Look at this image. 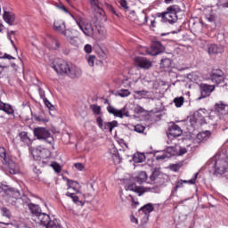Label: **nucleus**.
I'll use <instances>...</instances> for the list:
<instances>
[{
  "label": "nucleus",
  "mask_w": 228,
  "mask_h": 228,
  "mask_svg": "<svg viewBox=\"0 0 228 228\" xmlns=\"http://www.w3.org/2000/svg\"><path fill=\"white\" fill-rule=\"evenodd\" d=\"M181 12L179 5H171L167 7V12L157 13V17L161 19V22H168V24H175L177 22V14Z\"/></svg>",
  "instance_id": "nucleus-1"
},
{
  "label": "nucleus",
  "mask_w": 228,
  "mask_h": 228,
  "mask_svg": "<svg viewBox=\"0 0 228 228\" xmlns=\"http://www.w3.org/2000/svg\"><path fill=\"white\" fill-rule=\"evenodd\" d=\"M34 135L36 136V138H37V140H45V142H46L50 145H53V143L54 142V138L51 136V132H49V130L45 127H36L34 129Z\"/></svg>",
  "instance_id": "nucleus-2"
},
{
  "label": "nucleus",
  "mask_w": 228,
  "mask_h": 228,
  "mask_svg": "<svg viewBox=\"0 0 228 228\" xmlns=\"http://www.w3.org/2000/svg\"><path fill=\"white\" fill-rule=\"evenodd\" d=\"M69 67L70 65H69V62L61 59L55 60L53 65V69L55 70V72H57V74H61V76L63 74H66L67 76Z\"/></svg>",
  "instance_id": "nucleus-3"
},
{
  "label": "nucleus",
  "mask_w": 228,
  "mask_h": 228,
  "mask_svg": "<svg viewBox=\"0 0 228 228\" xmlns=\"http://www.w3.org/2000/svg\"><path fill=\"white\" fill-rule=\"evenodd\" d=\"M165 51V46L159 41H154L151 43L150 48H146L147 54L150 56H158V54H161Z\"/></svg>",
  "instance_id": "nucleus-4"
},
{
  "label": "nucleus",
  "mask_w": 228,
  "mask_h": 228,
  "mask_svg": "<svg viewBox=\"0 0 228 228\" xmlns=\"http://www.w3.org/2000/svg\"><path fill=\"white\" fill-rule=\"evenodd\" d=\"M96 122L102 131H110V133H112L114 127H118V122H117L116 120L103 123L102 117H98L96 118Z\"/></svg>",
  "instance_id": "nucleus-5"
},
{
  "label": "nucleus",
  "mask_w": 228,
  "mask_h": 228,
  "mask_svg": "<svg viewBox=\"0 0 228 228\" xmlns=\"http://www.w3.org/2000/svg\"><path fill=\"white\" fill-rule=\"evenodd\" d=\"M210 79L212 83H216L217 86H224V81H225V76L222 69H214L211 73Z\"/></svg>",
  "instance_id": "nucleus-6"
},
{
  "label": "nucleus",
  "mask_w": 228,
  "mask_h": 228,
  "mask_svg": "<svg viewBox=\"0 0 228 228\" xmlns=\"http://www.w3.org/2000/svg\"><path fill=\"white\" fill-rule=\"evenodd\" d=\"M107 111L110 113V115H114V117H118V118H124V117H131L129 114V110L127 108L124 107L121 110H118L115 107L109 105L107 107Z\"/></svg>",
  "instance_id": "nucleus-7"
},
{
  "label": "nucleus",
  "mask_w": 228,
  "mask_h": 228,
  "mask_svg": "<svg viewBox=\"0 0 228 228\" xmlns=\"http://www.w3.org/2000/svg\"><path fill=\"white\" fill-rule=\"evenodd\" d=\"M183 134V129L181 126L176 125L174 122H171L168 126V129L167 131V135L168 138H179Z\"/></svg>",
  "instance_id": "nucleus-8"
},
{
  "label": "nucleus",
  "mask_w": 228,
  "mask_h": 228,
  "mask_svg": "<svg viewBox=\"0 0 228 228\" xmlns=\"http://www.w3.org/2000/svg\"><path fill=\"white\" fill-rule=\"evenodd\" d=\"M110 154L112 155V159L115 165H120L126 151L124 150L118 151L117 148L112 147L110 150Z\"/></svg>",
  "instance_id": "nucleus-9"
},
{
  "label": "nucleus",
  "mask_w": 228,
  "mask_h": 228,
  "mask_svg": "<svg viewBox=\"0 0 228 228\" xmlns=\"http://www.w3.org/2000/svg\"><path fill=\"white\" fill-rule=\"evenodd\" d=\"M77 24L78 28H80L81 31H83L84 35H86V37H94V27L92 26V23H81L77 21Z\"/></svg>",
  "instance_id": "nucleus-10"
},
{
  "label": "nucleus",
  "mask_w": 228,
  "mask_h": 228,
  "mask_svg": "<svg viewBox=\"0 0 228 228\" xmlns=\"http://www.w3.org/2000/svg\"><path fill=\"white\" fill-rule=\"evenodd\" d=\"M32 156L36 161H42V159H47V158L50 156V153L49 151L45 149L35 150L32 152Z\"/></svg>",
  "instance_id": "nucleus-11"
},
{
  "label": "nucleus",
  "mask_w": 228,
  "mask_h": 228,
  "mask_svg": "<svg viewBox=\"0 0 228 228\" xmlns=\"http://www.w3.org/2000/svg\"><path fill=\"white\" fill-rule=\"evenodd\" d=\"M197 177H199V173H196L191 180H180L177 182L176 185L175 186L174 190L172 191L171 195H174L179 188H183V184H195V181H197Z\"/></svg>",
  "instance_id": "nucleus-12"
},
{
  "label": "nucleus",
  "mask_w": 228,
  "mask_h": 228,
  "mask_svg": "<svg viewBox=\"0 0 228 228\" xmlns=\"http://www.w3.org/2000/svg\"><path fill=\"white\" fill-rule=\"evenodd\" d=\"M213 90H215V86L202 84L200 86V97H199V100L206 99V97H209V95H211V92H213Z\"/></svg>",
  "instance_id": "nucleus-13"
},
{
  "label": "nucleus",
  "mask_w": 228,
  "mask_h": 228,
  "mask_svg": "<svg viewBox=\"0 0 228 228\" xmlns=\"http://www.w3.org/2000/svg\"><path fill=\"white\" fill-rule=\"evenodd\" d=\"M193 118L194 122L199 126L206 124V111H204L202 109L199 110L198 111L194 112Z\"/></svg>",
  "instance_id": "nucleus-14"
},
{
  "label": "nucleus",
  "mask_w": 228,
  "mask_h": 228,
  "mask_svg": "<svg viewBox=\"0 0 228 228\" xmlns=\"http://www.w3.org/2000/svg\"><path fill=\"white\" fill-rule=\"evenodd\" d=\"M126 190L127 191H134V193H136L139 197H142V195L145 193V189L142 186L136 185L135 183L128 184Z\"/></svg>",
  "instance_id": "nucleus-15"
},
{
  "label": "nucleus",
  "mask_w": 228,
  "mask_h": 228,
  "mask_svg": "<svg viewBox=\"0 0 228 228\" xmlns=\"http://www.w3.org/2000/svg\"><path fill=\"white\" fill-rule=\"evenodd\" d=\"M134 61L141 69H151L152 67L151 61L143 57H135Z\"/></svg>",
  "instance_id": "nucleus-16"
},
{
  "label": "nucleus",
  "mask_w": 228,
  "mask_h": 228,
  "mask_svg": "<svg viewBox=\"0 0 228 228\" xmlns=\"http://www.w3.org/2000/svg\"><path fill=\"white\" fill-rule=\"evenodd\" d=\"M3 19L9 26L15 25V13L4 10Z\"/></svg>",
  "instance_id": "nucleus-17"
},
{
  "label": "nucleus",
  "mask_w": 228,
  "mask_h": 228,
  "mask_svg": "<svg viewBox=\"0 0 228 228\" xmlns=\"http://www.w3.org/2000/svg\"><path fill=\"white\" fill-rule=\"evenodd\" d=\"M36 222L37 224H40V225H43L44 227H46L51 220V216L45 213L41 212L37 217Z\"/></svg>",
  "instance_id": "nucleus-18"
},
{
  "label": "nucleus",
  "mask_w": 228,
  "mask_h": 228,
  "mask_svg": "<svg viewBox=\"0 0 228 228\" xmlns=\"http://www.w3.org/2000/svg\"><path fill=\"white\" fill-rule=\"evenodd\" d=\"M215 167L216 174H219L220 175H223V174H225V172L228 171L227 162L224 160L216 161Z\"/></svg>",
  "instance_id": "nucleus-19"
},
{
  "label": "nucleus",
  "mask_w": 228,
  "mask_h": 228,
  "mask_svg": "<svg viewBox=\"0 0 228 228\" xmlns=\"http://www.w3.org/2000/svg\"><path fill=\"white\" fill-rule=\"evenodd\" d=\"M81 74H83L81 69L77 66H69L67 76L74 79L76 77H81Z\"/></svg>",
  "instance_id": "nucleus-20"
},
{
  "label": "nucleus",
  "mask_w": 228,
  "mask_h": 228,
  "mask_svg": "<svg viewBox=\"0 0 228 228\" xmlns=\"http://www.w3.org/2000/svg\"><path fill=\"white\" fill-rule=\"evenodd\" d=\"M134 181L138 184H143V183H151V181L147 178V173L145 171H140L138 175L134 177Z\"/></svg>",
  "instance_id": "nucleus-21"
},
{
  "label": "nucleus",
  "mask_w": 228,
  "mask_h": 228,
  "mask_svg": "<svg viewBox=\"0 0 228 228\" xmlns=\"http://www.w3.org/2000/svg\"><path fill=\"white\" fill-rule=\"evenodd\" d=\"M216 111L220 115H228V104L224 102L216 103Z\"/></svg>",
  "instance_id": "nucleus-22"
},
{
  "label": "nucleus",
  "mask_w": 228,
  "mask_h": 228,
  "mask_svg": "<svg viewBox=\"0 0 228 228\" xmlns=\"http://www.w3.org/2000/svg\"><path fill=\"white\" fill-rule=\"evenodd\" d=\"M208 54H220L221 53H224V48L222 46H218L217 45L212 44L208 45Z\"/></svg>",
  "instance_id": "nucleus-23"
},
{
  "label": "nucleus",
  "mask_w": 228,
  "mask_h": 228,
  "mask_svg": "<svg viewBox=\"0 0 228 228\" xmlns=\"http://www.w3.org/2000/svg\"><path fill=\"white\" fill-rule=\"evenodd\" d=\"M67 184H68V190H73L76 193H79V190L81 188V185H79V183L74 180L67 179Z\"/></svg>",
  "instance_id": "nucleus-24"
},
{
  "label": "nucleus",
  "mask_w": 228,
  "mask_h": 228,
  "mask_svg": "<svg viewBox=\"0 0 228 228\" xmlns=\"http://www.w3.org/2000/svg\"><path fill=\"white\" fill-rule=\"evenodd\" d=\"M8 191H13L14 197L16 198L20 197V191L19 190L13 188L8 189V186L0 184V193H9Z\"/></svg>",
  "instance_id": "nucleus-25"
},
{
  "label": "nucleus",
  "mask_w": 228,
  "mask_h": 228,
  "mask_svg": "<svg viewBox=\"0 0 228 228\" xmlns=\"http://www.w3.org/2000/svg\"><path fill=\"white\" fill-rule=\"evenodd\" d=\"M28 207L30 213H32L36 218L42 213V209H40V207L37 204L29 203L28 204Z\"/></svg>",
  "instance_id": "nucleus-26"
},
{
  "label": "nucleus",
  "mask_w": 228,
  "mask_h": 228,
  "mask_svg": "<svg viewBox=\"0 0 228 228\" xmlns=\"http://www.w3.org/2000/svg\"><path fill=\"white\" fill-rule=\"evenodd\" d=\"M32 118L36 122H42L43 124H47L49 122V119L45 117V114L39 113V114H32Z\"/></svg>",
  "instance_id": "nucleus-27"
},
{
  "label": "nucleus",
  "mask_w": 228,
  "mask_h": 228,
  "mask_svg": "<svg viewBox=\"0 0 228 228\" xmlns=\"http://www.w3.org/2000/svg\"><path fill=\"white\" fill-rule=\"evenodd\" d=\"M137 22H139V24L143 25V24H147V20H149V17H147V13H145V11L142 10L138 17H136L135 20Z\"/></svg>",
  "instance_id": "nucleus-28"
},
{
  "label": "nucleus",
  "mask_w": 228,
  "mask_h": 228,
  "mask_svg": "<svg viewBox=\"0 0 228 228\" xmlns=\"http://www.w3.org/2000/svg\"><path fill=\"white\" fill-rule=\"evenodd\" d=\"M53 28L56 31H59V33H65V22L62 20H56L53 23Z\"/></svg>",
  "instance_id": "nucleus-29"
},
{
  "label": "nucleus",
  "mask_w": 228,
  "mask_h": 228,
  "mask_svg": "<svg viewBox=\"0 0 228 228\" xmlns=\"http://www.w3.org/2000/svg\"><path fill=\"white\" fill-rule=\"evenodd\" d=\"M64 37H66L67 40L71 44V45H77V37H70V30L67 29L63 32Z\"/></svg>",
  "instance_id": "nucleus-30"
},
{
  "label": "nucleus",
  "mask_w": 228,
  "mask_h": 228,
  "mask_svg": "<svg viewBox=\"0 0 228 228\" xmlns=\"http://www.w3.org/2000/svg\"><path fill=\"white\" fill-rule=\"evenodd\" d=\"M139 211H142V213H144V215L146 216H149V214H151V213H152V211H154V207L152 206L151 203H148V204L144 205L143 207H142Z\"/></svg>",
  "instance_id": "nucleus-31"
},
{
  "label": "nucleus",
  "mask_w": 228,
  "mask_h": 228,
  "mask_svg": "<svg viewBox=\"0 0 228 228\" xmlns=\"http://www.w3.org/2000/svg\"><path fill=\"white\" fill-rule=\"evenodd\" d=\"M146 157L144 153L137 152L133 156V161L135 163H143L145 161Z\"/></svg>",
  "instance_id": "nucleus-32"
},
{
  "label": "nucleus",
  "mask_w": 228,
  "mask_h": 228,
  "mask_svg": "<svg viewBox=\"0 0 228 228\" xmlns=\"http://www.w3.org/2000/svg\"><path fill=\"white\" fill-rule=\"evenodd\" d=\"M165 151L168 158H172V156H177V146H169L165 150Z\"/></svg>",
  "instance_id": "nucleus-33"
},
{
  "label": "nucleus",
  "mask_w": 228,
  "mask_h": 228,
  "mask_svg": "<svg viewBox=\"0 0 228 228\" xmlns=\"http://www.w3.org/2000/svg\"><path fill=\"white\" fill-rule=\"evenodd\" d=\"M46 228H61V225L60 224V221L58 219H53L51 220L50 222L46 224Z\"/></svg>",
  "instance_id": "nucleus-34"
},
{
  "label": "nucleus",
  "mask_w": 228,
  "mask_h": 228,
  "mask_svg": "<svg viewBox=\"0 0 228 228\" xmlns=\"http://www.w3.org/2000/svg\"><path fill=\"white\" fill-rule=\"evenodd\" d=\"M161 69H170L172 67V61L168 58L162 59L160 62Z\"/></svg>",
  "instance_id": "nucleus-35"
},
{
  "label": "nucleus",
  "mask_w": 228,
  "mask_h": 228,
  "mask_svg": "<svg viewBox=\"0 0 228 228\" xmlns=\"http://www.w3.org/2000/svg\"><path fill=\"white\" fill-rule=\"evenodd\" d=\"M0 211H1L2 216H5V218H9V219L12 218V212L10 211V209H8V208L1 207Z\"/></svg>",
  "instance_id": "nucleus-36"
},
{
  "label": "nucleus",
  "mask_w": 228,
  "mask_h": 228,
  "mask_svg": "<svg viewBox=\"0 0 228 228\" xmlns=\"http://www.w3.org/2000/svg\"><path fill=\"white\" fill-rule=\"evenodd\" d=\"M158 177H159V169L155 168L151 175H150V181L151 183H154V181H156V179H158Z\"/></svg>",
  "instance_id": "nucleus-37"
},
{
  "label": "nucleus",
  "mask_w": 228,
  "mask_h": 228,
  "mask_svg": "<svg viewBox=\"0 0 228 228\" xmlns=\"http://www.w3.org/2000/svg\"><path fill=\"white\" fill-rule=\"evenodd\" d=\"M2 111H4L7 115H13V108H12L10 104L4 103Z\"/></svg>",
  "instance_id": "nucleus-38"
},
{
  "label": "nucleus",
  "mask_w": 228,
  "mask_h": 228,
  "mask_svg": "<svg viewBox=\"0 0 228 228\" xmlns=\"http://www.w3.org/2000/svg\"><path fill=\"white\" fill-rule=\"evenodd\" d=\"M174 102H175L176 108H181V106H183V104H184V97H183V96L176 97L174 99Z\"/></svg>",
  "instance_id": "nucleus-39"
},
{
  "label": "nucleus",
  "mask_w": 228,
  "mask_h": 228,
  "mask_svg": "<svg viewBox=\"0 0 228 228\" xmlns=\"http://www.w3.org/2000/svg\"><path fill=\"white\" fill-rule=\"evenodd\" d=\"M118 95H119V97H129L131 92L127 89H120L118 91Z\"/></svg>",
  "instance_id": "nucleus-40"
},
{
  "label": "nucleus",
  "mask_w": 228,
  "mask_h": 228,
  "mask_svg": "<svg viewBox=\"0 0 228 228\" xmlns=\"http://www.w3.org/2000/svg\"><path fill=\"white\" fill-rule=\"evenodd\" d=\"M134 94L136 95H140V97H145L148 96V99H151V96L149 95V91L142 90V91H134Z\"/></svg>",
  "instance_id": "nucleus-41"
},
{
  "label": "nucleus",
  "mask_w": 228,
  "mask_h": 228,
  "mask_svg": "<svg viewBox=\"0 0 228 228\" xmlns=\"http://www.w3.org/2000/svg\"><path fill=\"white\" fill-rule=\"evenodd\" d=\"M66 196L70 197V199H72V200H73V202H75V204H77V202H79V197L77 195H76V193H74V192H67Z\"/></svg>",
  "instance_id": "nucleus-42"
},
{
  "label": "nucleus",
  "mask_w": 228,
  "mask_h": 228,
  "mask_svg": "<svg viewBox=\"0 0 228 228\" xmlns=\"http://www.w3.org/2000/svg\"><path fill=\"white\" fill-rule=\"evenodd\" d=\"M90 109L92 110L93 113H94V115H101V106L93 104L90 106Z\"/></svg>",
  "instance_id": "nucleus-43"
},
{
  "label": "nucleus",
  "mask_w": 228,
  "mask_h": 228,
  "mask_svg": "<svg viewBox=\"0 0 228 228\" xmlns=\"http://www.w3.org/2000/svg\"><path fill=\"white\" fill-rule=\"evenodd\" d=\"M218 8H228V0H217Z\"/></svg>",
  "instance_id": "nucleus-44"
},
{
  "label": "nucleus",
  "mask_w": 228,
  "mask_h": 228,
  "mask_svg": "<svg viewBox=\"0 0 228 228\" xmlns=\"http://www.w3.org/2000/svg\"><path fill=\"white\" fill-rule=\"evenodd\" d=\"M119 4L122 10H125V12H129V6L127 5L126 0H120Z\"/></svg>",
  "instance_id": "nucleus-45"
},
{
  "label": "nucleus",
  "mask_w": 228,
  "mask_h": 228,
  "mask_svg": "<svg viewBox=\"0 0 228 228\" xmlns=\"http://www.w3.org/2000/svg\"><path fill=\"white\" fill-rule=\"evenodd\" d=\"M107 9L109 10V12H110L111 13H113V15H116V17H120V13L118 12H117V10H115V8L113 7V5L111 4H107Z\"/></svg>",
  "instance_id": "nucleus-46"
},
{
  "label": "nucleus",
  "mask_w": 228,
  "mask_h": 228,
  "mask_svg": "<svg viewBox=\"0 0 228 228\" xmlns=\"http://www.w3.org/2000/svg\"><path fill=\"white\" fill-rule=\"evenodd\" d=\"M188 152V150L184 147L177 146V154L176 156H184Z\"/></svg>",
  "instance_id": "nucleus-47"
},
{
  "label": "nucleus",
  "mask_w": 228,
  "mask_h": 228,
  "mask_svg": "<svg viewBox=\"0 0 228 228\" xmlns=\"http://www.w3.org/2000/svg\"><path fill=\"white\" fill-rule=\"evenodd\" d=\"M87 59V62L89 67H94V63H95V56L94 55H89L86 57Z\"/></svg>",
  "instance_id": "nucleus-48"
},
{
  "label": "nucleus",
  "mask_w": 228,
  "mask_h": 228,
  "mask_svg": "<svg viewBox=\"0 0 228 228\" xmlns=\"http://www.w3.org/2000/svg\"><path fill=\"white\" fill-rule=\"evenodd\" d=\"M208 136H211V132L205 131L198 134V139L200 140L201 138H208Z\"/></svg>",
  "instance_id": "nucleus-49"
},
{
  "label": "nucleus",
  "mask_w": 228,
  "mask_h": 228,
  "mask_svg": "<svg viewBox=\"0 0 228 228\" xmlns=\"http://www.w3.org/2000/svg\"><path fill=\"white\" fill-rule=\"evenodd\" d=\"M168 158H169V157H168L167 151H164L161 155H157V156H156L157 161H161V160L167 159H168Z\"/></svg>",
  "instance_id": "nucleus-50"
},
{
  "label": "nucleus",
  "mask_w": 228,
  "mask_h": 228,
  "mask_svg": "<svg viewBox=\"0 0 228 228\" xmlns=\"http://www.w3.org/2000/svg\"><path fill=\"white\" fill-rule=\"evenodd\" d=\"M20 138L21 142H28L29 140V137H28V133L27 132H21L20 133Z\"/></svg>",
  "instance_id": "nucleus-51"
},
{
  "label": "nucleus",
  "mask_w": 228,
  "mask_h": 228,
  "mask_svg": "<svg viewBox=\"0 0 228 228\" xmlns=\"http://www.w3.org/2000/svg\"><path fill=\"white\" fill-rule=\"evenodd\" d=\"M90 3L94 10H101V6L99 5V0H90Z\"/></svg>",
  "instance_id": "nucleus-52"
},
{
  "label": "nucleus",
  "mask_w": 228,
  "mask_h": 228,
  "mask_svg": "<svg viewBox=\"0 0 228 228\" xmlns=\"http://www.w3.org/2000/svg\"><path fill=\"white\" fill-rule=\"evenodd\" d=\"M134 131L136 133H143L145 131V126H143L142 125H136V126H134Z\"/></svg>",
  "instance_id": "nucleus-53"
},
{
  "label": "nucleus",
  "mask_w": 228,
  "mask_h": 228,
  "mask_svg": "<svg viewBox=\"0 0 228 228\" xmlns=\"http://www.w3.org/2000/svg\"><path fill=\"white\" fill-rule=\"evenodd\" d=\"M0 158L6 159V150L4 148H0Z\"/></svg>",
  "instance_id": "nucleus-54"
},
{
  "label": "nucleus",
  "mask_w": 228,
  "mask_h": 228,
  "mask_svg": "<svg viewBox=\"0 0 228 228\" xmlns=\"http://www.w3.org/2000/svg\"><path fill=\"white\" fill-rule=\"evenodd\" d=\"M52 167H53V170L55 172H57V174H60V172H61V167H60V165L53 164Z\"/></svg>",
  "instance_id": "nucleus-55"
},
{
  "label": "nucleus",
  "mask_w": 228,
  "mask_h": 228,
  "mask_svg": "<svg viewBox=\"0 0 228 228\" xmlns=\"http://www.w3.org/2000/svg\"><path fill=\"white\" fill-rule=\"evenodd\" d=\"M179 168H181V165L179 164H173L171 166V169L173 170V172H179Z\"/></svg>",
  "instance_id": "nucleus-56"
},
{
  "label": "nucleus",
  "mask_w": 228,
  "mask_h": 228,
  "mask_svg": "<svg viewBox=\"0 0 228 228\" xmlns=\"http://www.w3.org/2000/svg\"><path fill=\"white\" fill-rule=\"evenodd\" d=\"M128 17L132 20H136V12L134 11L130 12Z\"/></svg>",
  "instance_id": "nucleus-57"
},
{
  "label": "nucleus",
  "mask_w": 228,
  "mask_h": 228,
  "mask_svg": "<svg viewBox=\"0 0 228 228\" xmlns=\"http://www.w3.org/2000/svg\"><path fill=\"white\" fill-rule=\"evenodd\" d=\"M0 58H3L4 60H15V57L8 54V53H4V56H0Z\"/></svg>",
  "instance_id": "nucleus-58"
},
{
  "label": "nucleus",
  "mask_w": 228,
  "mask_h": 228,
  "mask_svg": "<svg viewBox=\"0 0 228 228\" xmlns=\"http://www.w3.org/2000/svg\"><path fill=\"white\" fill-rule=\"evenodd\" d=\"M43 101L47 108H54V106H53V104L51 103V102H49V100H47V98H44Z\"/></svg>",
  "instance_id": "nucleus-59"
},
{
  "label": "nucleus",
  "mask_w": 228,
  "mask_h": 228,
  "mask_svg": "<svg viewBox=\"0 0 228 228\" xmlns=\"http://www.w3.org/2000/svg\"><path fill=\"white\" fill-rule=\"evenodd\" d=\"M38 93H39V95H40L41 99H43V101H44V99H46L45 98V92L43 89H41L40 87L38 88Z\"/></svg>",
  "instance_id": "nucleus-60"
},
{
  "label": "nucleus",
  "mask_w": 228,
  "mask_h": 228,
  "mask_svg": "<svg viewBox=\"0 0 228 228\" xmlns=\"http://www.w3.org/2000/svg\"><path fill=\"white\" fill-rule=\"evenodd\" d=\"M84 49H85L86 53H87L88 54H90V53H92V45H86Z\"/></svg>",
  "instance_id": "nucleus-61"
},
{
  "label": "nucleus",
  "mask_w": 228,
  "mask_h": 228,
  "mask_svg": "<svg viewBox=\"0 0 228 228\" xmlns=\"http://www.w3.org/2000/svg\"><path fill=\"white\" fill-rule=\"evenodd\" d=\"M75 168H77V170H83L84 167H83V164L81 163H76L74 165Z\"/></svg>",
  "instance_id": "nucleus-62"
},
{
  "label": "nucleus",
  "mask_w": 228,
  "mask_h": 228,
  "mask_svg": "<svg viewBox=\"0 0 228 228\" xmlns=\"http://www.w3.org/2000/svg\"><path fill=\"white\" fill-rule=\"evenodd\" d=\"M39 165L41 167H45V165H47V160L46 159H41L39 160Z\"/></svg>",
  "instance_id": "nucleus-63"
},
{
  "label": "nucleus",
  "mask_w": 228,
  "mask_h": 228,
  "mask_svg": "<svg viewBox=\"0 0 228 228\" xmlns=\"http://www.w3.org/2000/svg\"><path fill=\"white\" fill-rule=\"evenodd\" d=\"M153 193H159V186L156 185L152 188Z\"/></svg>",
  "instance_id": "nucleus-64"
}]
</instances>
